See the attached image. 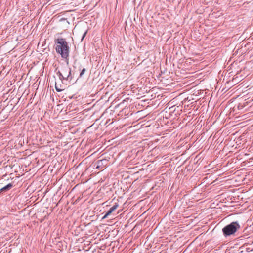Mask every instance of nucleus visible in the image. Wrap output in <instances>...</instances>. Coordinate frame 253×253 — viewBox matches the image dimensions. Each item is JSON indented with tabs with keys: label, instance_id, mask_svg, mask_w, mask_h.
Segmentation results:
<instances>
[{
	"label": "nucleus",
	"instance_id": "obj_1",
	"mask_svg": "<svg viewBox=\"0 0 253 253\" xmlns=\"http://www.w3.org/2000/svg\"><path fill=\"white\" fill-rule=\"evenodd\" d=\"M56 44V51L60 54L63 58L67 60V64H68L69 47L67 42L64 39L60 38L57 40Z\"/></svg>",
	"mask_w": 253,
	"mask_h": 253
},
{
	"label": "nucleus",
	"instance_id": "obj_2",
	"mask_svg": "<svg viewBox=\"0 0 253 253\" xmlns=\"http://www.w3.org/2000/svg\"><path fill=\"white\" fill-rule=\"evenodd\" d=\"M240 226L237 222H233L222 228L223 235L227 237L234 235L239 229Z\"/></svg>",
	"mask_w": 253,
	"mask_h": 253
},
{
	"label": "nucleus",
	"instance_id": "obj_3",
	"mask_svg": "<svg viewBox=\"0 0 253 253\" xmlns=\"http://www.w3.org/2000/svg\"><path fill=\"white\" fill-rule=\"evenodd\" d=\"M62 72L63 76H64L65 80H71L72 77L71 76V69L67 66L63 67L62 69Z\"/></svg>",
	"mask_w": 253,
	"mask_h": 253
},
{
	"label": "nucleus",
	"instance_id": "obj_4",
	"mask_svg": "<svg viewBox=\"0 0 253 253\" xmlns=\"http://www.w3.org/2000/svg\"><path fill=\"white\" fill-rule=\"evenodd\" d=\"M118 207V204L116 203L112 207L106 212L107 215H110Z\"/></svg>",
	"mask_w": 253,
	"mask_h": 253
},
{
	"label": "nucleus",
	"instance_id": "obj_5",
	"mask_svg": "<svg viewBox=\"0 0 253 253\" xmlns=\"http://www.w3.org/2000/svg\"><path fill=\"white\" fill-rule=\"evenodd\" d=\"M13 185L11 183H9L5 186L3 187L1 189H0V192L6 191L9 189H10L12 187Z\"/></svg>",
	"mask_w": 253,
	"mask_h": 253
},
{
	"label": "nucleus",
	"instance_id": "obj_6",
	"mask_svg": "<svg viewBox=\"0 0 253 253\" xmlns=\"http://www.w3.org/2000/svg\"><path fill=\"white\" fill-rule=\"evenodd\" d=\"M106 162L105 160H101L97 162V165L96 166V168L99 169L102 165L103 164V162Z\"/></svg>",
	"mask_w": 253,
	"mask_h": 253
},
{
	"label": "nucleus",
	"instance_id": "obj_7",
	"mask_svg": "<svg viewBox=\"0 0 253 253\" xmlns=\"http://www.w3.org/2000/svg\"><path fill=\"white\" fill-rule=\"evenodd\" d=\"M57 75H58L59 76V78H60V80H65L64 79V76H63V73H62V72H60V71H58L57 72Z\"/></svg>",
	"mask_w": 253,
	"mask_h": 253
},
{
	"label": "nucleus",
	"instance_id": "obj_8",
	"mask_svg": "<svg viewBox=\"0 0 253 253\" xmlns=\"http://www.w3.org/2000/svg\"><path fill=\"white\" fill-rule=\"evenodd\" d=\"M85 71H86V69H85V68L83 69L80 74V77H82L83 76V75L84 74Z\"/></svg>",
	"mask_w": 253,
	"mask_h": 253
},
{
	"label": "nucleus",
	"instance_id": "obj_9",
	"mask_svg": "<svg viewBox=\"0 0 253 253\" xmlns=\"http://www.w3.org/2000/svg\"><path fill=\"white\" fill-rule=\"evenodd\" d=\"M86 33H87V31H85V32L84 33V34H83V36H82V40H83V39L85 37Z\"/></svg>",
	"mask_w": 253,
	"mask_h": 253
},
{
	"label": "nucleus",
	"instance_id": "obj_10",
	"mask_svg": "<svg viewBox=\"0 0 253 253\" xmlns=\"http://www.w3.org/2000/svg\"><path fill=\"white\" fill-rule=\"evenodd\" d=\"M55 88L57 92H60L62 91V89H59V87H57L56 86H55Z\"/></svg>",
	"mask_w": 253,
	"mask_h": 253
},
{
	"label": "nucleus",
	"instance_id": "obj_11",
	"mask_svg": "<svg viewBox=\"0 0 253 253\" xmlns=\"http://www.w3.org/2000/svg\"><path fill=\"white\" fill-rule=\"evenodd\" d=\"M108 216H109V215H107V213H106V214L102 217V219L106 218Z\"/></svg>",
	"mask_w": 253,
	"mask_h": 253
}]
</instances>
